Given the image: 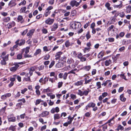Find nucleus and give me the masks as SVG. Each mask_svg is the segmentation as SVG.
<instances>
[{
	"mask_svg": "<svg viewBox=\"0 0 131 131\" xmlns=\"http://www.w3.org/2000/svg\"><path fill=\"white\" fill-rule=\"evenodd\" d=\"M81 26L80 23L78 22H75L70 24V27L73 29H78Z\"/></svg>",
	"mask_w": 131,
	"mask_h": 131,
	"instance_id": "obj_1",
	"label": "nucleus"
},
{
	"mask_svg": "<svg viewBox=\"0 0 131 131\" xmlns=\"http://www.w3.org/2000/svg\"><path fill=\"white\" fill-rule=\"evenodd\" d=\"M54 21V19H53L49 18L46 20L45 21V23L47 24L51 25L53 23Z\"/></svg>",
	"mask_w": 131,
	"mask_h": 131,
	"instance_id": "obj_2",
	"label": "nucleus"
},
{
	"mask_svg": "<svg viewBox=\"0 0 131 131\" xmlns=\"http://www.w3.org/2000/svg\"><path fill=\"white\" fill-rule=\"evenodd\" d=\"M16 1L15 0H12L8 3V5L10 7L15 6L17 4L16 3Z\"/></svg>",
	"mask_w": 131,
	"mask_h": 131,
	"instance_id": "obj_3",
	"label": "nucleus"
},
{
	"mask_svg": "<svg viewBox=\"0 0 131 131\" xmlns=\"http://www.w3.org/2000/svg\"><path fill=\"white\" fill-rule=\"evenodd\" d=\"M19 67V66L18 64L15 63V66L11 67L10 68V70L12 72H15L17 70V69Z\"/></svg>",
	"mask_w": 131,
	"mask_h": 131,
	"instance_id": "obj_4",
	"label": "nucleus"
},
{
	"mask_svg": "<svg viewBox=\"0 0 131 131\" xmlns=\"http://www.w3.org/2000/svg\"><path fill=\"white\" fill-rule=\"evenodd\" d=\"M70 4L72 7H74L75 5L77 7L79 5V3L77 2L76 1L74 0L72 1L71 2Z\"/></svg>",
	"mask_w": 131,
	"mask_h": 131,
	"instance_id": "obj_5",
	"label": "nucleus"
},
{
	"mask_svg": "<svg viewBox=\"0 0 131 131\" xmlns=\"http://www.w3.org/2000/svg\"><path fill=\"white\" fill-rule=\"evenodd\" d=\"M58 25L57 23H54L52 27L51 30L52 31H55L58 28Z\"/></svg>",
	"mask_w": 131,
	"mask_h": 131,
	"instance_id": "obj_6",
	"label": "nucleus"
},
{
	"mask_svg": "<svg viewBox=\"0 0 131 131\" xmlns=\"http://www.w3.org/2000/svg\"><path fill=\"white\" fill-rule=\"evenodd\" d=\"M83 81L81 80L79 81H77L74 84V85L75 86H79L82 85L83 84Z\"/></svg>",
	"mask_w": 131,
	"mask_h": 131,
	"instance_id": "obj_7",
	"label": "nucleus"
},
{
	"mask_svg": "<svg viewBox=\"0 0 131 131\" xmlns=\"http://www.w3.org/2000/svg\"><path fill=\"white\" fill-rule=\"evenodd\" d=\"M15 25V23L14 22H13L11 23H8L7 25V27L9 29L11 28L12 26H14Z\"/></svg>",
	"mask_w": 131,
	"mask_h": 131,
	"instance_id": "obj_8",
	"label": "nucleus"
},
{
	"mask_svg": "<svg viewBox=\"0 0 131 131\" xmlns=\"http://www.w3.org/2000/svg\"><path fill=\"white\" fill-rule=\"evenodd\" d=\"M110 4L108 2L106 3L105 5V6L107 8V9L110 10H112V7H110Z\"/></svg>",
	"mask_w": 131,
	"mask_h": 131,
	"instance_id": "obj_9",
	"label": "nucleus"
},
{
	"mask_svg": "<svg viewBox=\"0 0 131 131\" xmlns=\"http://www.w3.org/2000/svg\"><path fill=\"white\" fill-rule=\"evenodd\" d=\"M112 63V60L111 59H109L108 60H107L105 62V64L106 66H107L111 64Z\"/></svg>",
	"mask_w": 131,
	"mask_h": 131,
	"instance_id": "obj_10",
	"label": "nucleus"
},
{
	"mask_svg": "<svg viewBox=\"0 0 131 131\" xmlns=\"http://www.w3.org/2000/svg\"><path fill=\"white\" fill-rule=\"evenodd\" d=\"M34 31V30L33 29L30 30L27 33V36H29L30 37H31L33 35Z\"/></svg>",
	"mask_w": 131,
	"mask_h": 131,
	"instance_id": "obj_11",
	"label": "nucleus"
},
{
	"mask_svg": "<svg viewBox=\"0 0 131 131\" xmlns=\"http://www.w3.org/2000/svg\"><path fill=\"white\" fill-rule=\"evenodd\" d=\"M19 40V42L18 43V45L21 46L23 45L25 43V41L23 39L18 40Z\"/></svg>",
	"mask_w": 131,
	"mask_h": 131,
	"instance_id": "obj_12",
	"label": "nucleus"
},
{
	"mask_svg": "<svg viewBox=\"0 0 131 131\" xmlns=\"http://www.w3.org/2000/svg\"><path fill=\"white\" fill-rule=\"evenodd\" d=\"M95 104L93 102H91L89 103L88 104V106L89 108L90 107H94L95 106Z\"/></svg>",
	"mask_w": 131,
	"mask_h": 131,
	"instance_id": "obj_13",
	"label": "nucleus"
},
{
	"mask_svg": "<svg viewBox=\"0 0 131 131\" xmlns=\"http://www.w3.org/2000/svg\"><path fill=\"white\" fill-rule=\"evenodd\" d=\"M17 20L18 21H20L21 23H24V19L21 16L19 15L17 18Z\"/></svg>",
	"mask_w": 131,
	"mask_h": 131,
	"instance_id": "obj_14",
	"label": "nucleus"
},
{
	"mask_svg": "<svg viewBox=\"0 0 131 131\" xmlns=\"http://www.w3.org/2000/svg\"><path fill=\"white\" fill-rule=\"evenodd\" d=\"M49 46H48V47L47 46H45L43 47V50L44 51H49L51 50V46L50 47H49Z\"/></svg>",
	"mask_w": 131,
	"mask_h": 131,
	"instance_id": "obj_15",
	"label": "nucleus"
},
{
	"mask_svg": "<svg viewBox=\"0 0 131 131\" xmlns=\"http://www.w3.org/2000/svg\"><path fill=\"white\" fill-rule=\"evenodd\" d=\"M123 4L121 2L119 5H115L114 6V7L115 8H121L122 7Z\"/></svg>",
	"mask_w": 131,
	"mask_h": 131,
	"instance_id": "obj_16",
	"label": "nucleus"
},
{
	"mask_svg": "<svg viewBox=\"0 0 131 131\" xmlns=\"http://www.w3.org/2000/svg\"><path fill=\"white\" fill-rule=\"evenodd\" d=\"M68 119L69 120L68 121V122L70 124L73 119V117H72L70 116H69L68 117Z\"/></svg>",
	"mask_w": 131,
	"mask_h": 131,
	"instance_id": "obj_17",
	"label": "nucleus"
},
{
	"mask_svg": "<svg viewBox=\"0 0 131 131\" xmlns=\"http://www.w3.org/2000/svg\"><path fill=\"white\" fill-rule=\"evenodd\" d=\"M54 120L58 119L60 118L59 114H55L54 115Z\"/></svg>",
	"mask_w": 131,
	"mask_h": 131,
	"instance_id": "obj_18",
	"label": "nucleus"
},
{
	"mask_svg": "<svg viewBox=\"0 0 131 131\" xmlns=\"http://www.w3.org/2000/svg\"><path fill=\"white\" fill-rule=\"evenodd\" d=\"M67 62L68 63L70 64L73 63L74 61L73 59L70 58L68 59Z\"/></svg>",
	"mask_w": 131,
	"mask_h": 131,
	"instance_id": "obj_19",
	"label": "nucleus"
},
{
	"mask_svg": "<svg viewBox=\"0 0 131 131\" xmlns=\"http://www.w3.org/2000/svg\"><path fill=\"white\" fill-rule=\"evenodd\" d=\"M49 113V112L47 111H45L42 112L41 113L42 117H44L48 115Z\"/></svg>",
	"mask_w": 131,
	"mask_h": 131,
	"instance_id": "obj_20",
	"label": "nucleus"
},
{
	"mask_svg": "<svg viewBox=\"0 0 131 131\" xmlns=\"http://www.w3.org/2000/svg\"><path fill=\"white\" fill-rule=\"evenodd\" d=\"M131 11V6L128 5L126 7V12L127 13H130Z\"/></svg>",
	"mask_w": 131,
	"mask_h": 131,
	"instance_id": "obj_21",
	"label": "nucleus"
},
{
	"mask_svg": "<svg viewBox=\"0 0 131 131\" xmlns=\"http://www.w3.org/2000/svg\"><path fill=\"white\" fill-rule=\"evenodd\" d=\"M120 99L122 101L124 102L125 101L126 98L124 97L123 94H121L120 96Z\"/></svg>",
	"mask_w": 131,
	"mask_h": 131,
	"instance_id": "obj_22",
	"label": "nucleus"
},
{
	"mask_svg": "<svg viewBox=\"0 0 131 131\" xmlns=\"http://www.w3.org/2000/svg\"><path fill=\"white\" fill-rule=\"evenodd\" d=\"M26 75V77H28L27 78H25V80L26 81H30V76L29 75V74L28 73H27V74Z\"/></svg>",
	"mask_w": 131,
	"mask_h": 131,
	"instance_id": "obj_23",
	"label": "nucleus"
},
{
	"mask_svg": "<svg viewBox=\"0 0 131 131\" xmlns=\"http://www.w3.org/2000/svg\"><path fill=\"white\" fill-rule=\"evenodd\" d=\"M91 68V66H86L84 67L83 68V69L86 71H88Z\"/></svg>",
	"mask_w": 131,
	"mask_h": 131,
	"instance_id": "obj_24",
	"label": "nucleus"
},
{
	"mask_svg": "<svg viewBox=\"0 0 131 131\" xmlns=\"http://www.w3.org/2000/svg\"><path fill=\"white\" fill-rule=\"evenodd\" d=\"M65 45L67 47H68L70 46H71V44L70 43L69 41L68 40L65 43Z\"/></svg>",
	"mask_w": 131,
	"mask_h": 131,
	"instance_id": "obj_25",
	"label": "nucleus"
},
{
	"mask_svg": "<svg viewBox=\"0 0 131 131\" xmlns=\"http://www.w3.org/2000/svg\"><path fill=\"white\" fill-rule=\"evenodd\" d=\"M15 117H13L8 118L9 121L10 122H14L15 121Z\"/></svg>",
	"mask_w": 131,
	"mask_h": 131,
	"instance_id": "obj_26",
	"label": "nucleus"
},
{
	"mask_svg": "<svg viewBox=\"0 0 131 131\" xmlns=\"http://www.w3.org/2000/svg\"><path fill=\"white\" fill-rule=\"evenodd\" d=\"M10 17H7L4 18L3 20L4 22H7L9 21L10 20Z\"/></svg>",
	"mask_w": 131,
	"mask_h": 131,
	"instance_id": "obj_27",
	"label": "nucleus"
},
{
	"mask_svg": "<svg viewBox=\"0 0 131 131\" xmlns=\"http://www.w3.org/2000/svg\"><path fill=\"white\" fill-rule=\"evenodd\" d=\"M124 129V127L122 126L121 125H119L117 127V128L116 129V130L117 131H119V130H123Z\"/></svg>",
	"mask_w": 131,
	"mask_h": 131,
	"instance_id": "obj_28",
	"label": "nucleus"
},
{
	"mask_svg": "<svg viewBox=\"0 0 131 131\" xmlns=\"http://www.w3.org/2000/svg\"><path fill=\"white\" fill-rule=\"evenodd\" d=\"M9 55L8 54H7L6 56L4 57H3L2 58L4 60L6 61L8 60V57Z\"/></svg>",
	"mask_w": 131,
	"mask_h": 131,
	"instance_id": "obj_29",
	"label": "nucleus"
},
{
	"mask_svg": "<svg viewBox=\"0 0 131 131\" xmlns=\"http://www.w3.org/2000/svg\"><path fill=\"white\" fill-rule=\"evenodd\" d=\"M96 85L98 87L97 88V89H99L101 88V83L100 82H97L96 83Z\"/></svg>",
	"mask_w": 131,
	"mask_h": 131,
	"instance_id": "obj_30",
	"label": "nucleus"
},
{
	"mask_svg": "<svg viewBox=\"0 0 131 131\" xmlns=\"http://www.w3.org/2000/svg\"><path fill=\"white\" fill-rule=\"evenodd\" d=\"M13 77H15L16 78H17L18 81L19 82H20L21 81V78L20 77L16 75H13Z\"/></svg>",
	"mask_w": 131,
	"mask_h": 131,
	"instance_id": "obj_31",
	"label": "nucleus"
},
{
	"mask_svg": "<svg viewBox=\"0 0 131 131\" xmlns=\"http://www.w3.org/2000/svg\"><path fill=\"white\" fill-rule=\"evenodd\" d=\"M50 76L51 77L52 76L54 77L56 79H57V76L55 75V73L54 72H52L50 73Z\"/></svg>",
	"mask_w": 131,
	"mask_h": 131,
	"instance_id": "obj_32",
	"label": "nucleus"
},
{
	"mask_svg": "<svg viewBox=\"0 0 131 131\" xmlns=\"http://www.w3.org/2000/svg\"><path fill=\"white\" fill-rule=\"evenodd\" d=\"M77 94L80 95V96H82L83 95V92L81 90H78V92Z\"/></svg>",
	"mask_w": 131,
	"mask_h": 131,
	"instance_id": "obj_33",
	"label": "nucleus"
},
{
	"mask_svg": "<svg viewBox=\"0 0 131 131\" xmlns=\"http://www.w3.org/2000/svg\"><path fill=\"white\" fill-rule=\"evenodd\" d=\"M50 57V56L48 54H46L45 56L44 57L43 59L45 60H47L49 59Z\"/></svg>",
	"mask_w": 131,
	"mask_h": 131,
	"instance_id": "obj_34",
	"label": "nucleus"
},
{
	"mask_svg": "<svg viewBox=\"0 0 131 131\" xmlns=\"http://www.w3.org/2000/svg\"><path fill=\"white\" fill-rule=\"evenodd\" d=\"M86 36L87 40H88L91 37V36L90 34V32L89 31L88 32L87 34H86Z\"/></svg>",
	"mask_w": 131,
	"mask_h": 131,
	"instance_id": "obj_35",
	"label": "nucleus"
},
{
	"mask_svg": "<svg viewBox=\"0 0 131 131\" xmlns=\"http://www.w3.org/2000/svg\"><path fill=\"white\" fill-rule=\"evenodd\" d=\"M90 90L87 91L86 90H85L83 92V95L86 96L88 94L89 92H90Z\"/></svg>",
	"mask_w": 131,
	"mask_h": 131,
	"instance_id": "obj_36",
	"label": "nucleus"
},
{
	"mask_svg": "<svg viewBox=\"0 0 131 131\" xmlns=\"http://www.w3.org/2000/svg\"><path fill=\"white\" fill-rule=\"evenodd\" d=\"M55 63V61H52L51 62L50 64L49 65V68H51Z\"/></svg>",
	"mask_w": 131,
	"mask_h": 131,
	"instance_id": "obj_37",
	"label": "nucleus"
},
{
	"mask_svg": "<svg viewBox=\"0 0 131 131\" xmlns=\"http://www.w3.org/2000/svg\"><path fill=\"white\" fill-rule=\"evenodd\" d=\"M30 49V47H27L25 49V51L24 54H27L29 52V49Z\"/></svg>",
	"mask_w": 131,
	"mask_h": 131,
	"instance_id": "obj_38",
	"label": "nucleus"
},
{
	"mask_svg": "<svg viewBox=\"0 0 131 131\" xmlns=\"http://www.w3.org/2000/svg\"><path fill=\"white\" fill-rule=\"evenodd\" d=\"M41 52V50L40 49H38L37 50L36 52L34 53V55H36L38 54H39V53H40Z\"/></svg>",
	"mask_w": 131,
	"mask_h": 131,
	"instance_id": "obj_39",
	"label": "nucleus"
},
{
	"mask_svg": "<svg viewBox=\"0 0 131 131\" xmlns=\"http://www.w3.org/2000/svg\"><path fill=\"white\" fill-rule=\"evenodd\" d=\"M42 101H41L40 99H38L36 101L35 103V105H37L38 104L42 102Z\"/></svg>",
	"mask_w": 131,
	"mask_h": 131,
	"instance_id": "obj_40",
	"label": "nucleus"
},
{
	"mask_svg": "<svg viewBox=\"0 0 131 131\" xmlns=\"http://www.w3.org/2000/svg\"><path fill=\"white\" fill-rule=\"evenodd\" d=\"M47 102L49 104L50 106H52L54 104V102L53 101H52L51 100H47Z\"/></svg>",
	"mask_w": 131,
	"mask_h": 131,
	"instance_id": "obj_41",
	"label": "nucleus"
},
{
	"mask_svg": "<svg viewBox=\"0 0 131 131\" xmlns=\"http://www.w3.org/2000/svg\"><path fill=\"white\" fill-rule=\"evenodd\" d=\"M62 53V52L61 51H59L56 53L55 57L58 56L60 57V56Z\"/></svg>",
	"mask_w": 131,
	"mask_h": 131,
	"instance_id": "obj_42",
	"label": "nucleus"
},
{
	"mask_svg": "<svg viewBox=\"0 0 131 131\" xmlns=\"http://www.w3.org/2000/svg\"><path fill=\"white\" fill-rule=\"evenodd\" d=\"M85 84H87L88 83H89L92 80V79H90L89 80H87L85 78Z\"/></svg>",
	"mask_w": 131,
	"mask_h": 131,
	"instance_id": "obj_43",
	"label": "nucleus"
},
{
	"mask_svg": "<svg viewBox=\"0 0 131 131\" xmlns=\"http://www.w3.org/2000/svg\"><path fill=\"white\" fill-rule=\"evenodd\" d=\"M9 129L12 131H15V126H11L9 128Z\"/></svg>",
	"mask_w": 131,
	"mask_h": 131,
	"instance_id": "obj_44",
	"label": "nucleus"
},
{
	"mask_svg": "<svg viewBox=\"0 0 131 131\" xmlns=\"http://www.w3.org/2000/svg\"><path fill=\"white\" fill-rule=\"evenodd\" d=\"M104 55V53L103 52H101L99 53L98 55V57L99 58H101Z\"/></svg>",
	"mask_w": 131,
	"mask_h": 131,
	"instance_id": "obj_45",
	"label": "nucleus"
},
{
	"mask_svg": "<svg viewBox=\"0 0 131 131\" xmlns=\"http://www.w3.org/2000/svg\"><path fill=\"white\" fill-rule=\"evenodd\" d=\"M19 41V40H17L16 41V42H15L16 45H15L13 46L14 48H16L17 47L18 45Z\"/></svg>",
	"mask_w": 131,
	"mask_h": 131,
	"instance_id": "obj_46",
	"label": "nucleus"
},
{
	"mask_svg": "<svg viewBox=\"0 0 131 131\" xmlns=\"http://www.w3.org/2000/svg\"><path fill=\"white\" fill-rule=\"evenodd\" d=\"M50 13V11H48L46 9V13L45 14V16L47 17L49 15Z\"/></svg>",
	"mask_w": 131,
	"mask_h": 131,
	"instance_id": "obj_47",
	"label": "nucleus"
},
{
	"mask_svg": "<svg viewBox=\"0 0 131 131\" xmlns=\"http://www.w3.org/2000/svg\"><path fill=\"white\" fill-rule=\"evenodd\" d=\"M1 63L2 65H5L7 63L6 62V61L3 59V60L1 61Z\"/></svg>",
	"mask_w": 131,
	"mask_h": 131,
	"instance_id": "obj_48",
	"label": "nucleus"
},
{
	"mask_svg": "<svg viewBox=\"0 0 131 131\" xmlns=\"http://www.w3.org/2000/svg\"><path fill=\"white\" fill-rule=\"evenodd\" d=\"M26 1L25 0H24L22 2H21L20 3H19L18 4V5L20 6L21 5H25L26 4Z\"/></svg>",
	"mask_w": 131,
	"mask_h": 131,
	"instance_id": "obj_49",
	"label": "nucleus"
},
{
	"mask_svg": "<svg viewBox=\"0 0 131 131\" xmlns=\"http://www.w3.org/2000/svg\"><path fill=\"white\" fill-rule=\"evenodd\" d=\"M68 74V73L65 72L64 73L63 76V79L64 80H66L67 79V76Z\"/></svg>",
	"mask_w": 131,
	"mask_h": 131,
	"instance_id": "obj_50",
	"label": "nucleus"
},
{
	"mask_svg": "<svg viewBox=\"0 0 131 131\" xmlns=\"http://www.w3.org/2000/svg\"><path fill=\"white\" fill-rule=\"evenodd\" d=\"M114 27V26L113 25H111L110 27H109V28L108 29V33L110 32V31H111V30H112L113 28Z\"/></svg>",
	"mask_w": 131,
	"mask_h": 131,
	"instance_id": "obj_51",
	"label": "nucleus"
},
{
	"mask_svg": "<svg viewBox=\"0 0 131 131\" xmlns=\"http://www.w3.org/2000/svg\"><path fill=\"white\" fill-rule=\"evenodd\" d=\"M22 58V53L19 54L17 55V58L18 59H20Z\"/></svg>",
	"mask_w": 131,
	"mask_h": 131,
	"instance_id": "obj_52",
	"label": "nucleus"
},
{
	"mask_svg": "<svg viewBox=\"0 0 131 131\" xmlns=\"http://www.w3.org/2000/svg\"><path fill=\"white\" fill-rule=\"evenodd\" d=\"M71 99L73 100H74L76 99V97L75 95H74L73 94H71Z\"/></svg>",
	"mask_w": 131,
	"mask_h": 131,
	"instance_id": "obj_53",
	"label": "nucleus"
},
{
	"mask_svg": "<svg viewBox=\"0 0 131 131\" xmlns=\"http://www.w3.org/2000/svg\"><path fill=\"white\" fill-rule=\"evenodd\" d=\"M24 57L25 58H30L32 57V56L29 54H24Z\"/></svg>",
	"mask_w": 131,
	"mask_h": 131,
	"instance_id": "obj_54",
	"label": "nucleus"
},
{
	"mask_svg": "<svg viewBox=\"0 0 131 131\" xmlns=\"http://www.w3.org/2000/svg\"><path fill=\"white\" fill-rule=\"evenodd\" d=\"M26 9V7H22L20 9V11L22 12H23L25 11Z\"/></svg>",
	"mask_w": 131,
	"mask_h": 131,
	"instance_id": "obj_55",
	"label": "nucleus"
},
{
	"mask_svg": "<svg viewBox=\"0 0 131 131\" xmlns=\"http://www.w3.org/2000/svg\"><path fill=\"white\" fill-rule=\"evenodd\" d=\"M80 59V61L82 62L86 60V58L83 57H81Z\"/></svg>",
	"mask_w": 131,
	"mask_h": 131,
	"instance_id": "obj_56",
	"label": "nucleus"
},
{
	"mask_svg": "<svg viewBox=\"0 0 131 131\" xmlns=\"http://www.w3.org/2000/svg\"><path fill=\"white\" fill-rule=\"evenodd\" d=\"M120 76L125 80H127L126 79V78L125 77V76L124 74H121L120 75Z\"/></svg>",
	"mask_w": 131,
	"mask_h": 131,
	"instance_id": "obj_57",
	"label": "nucleus"
},
{
	"mask_svg": "<svg viewBox=\"0 0 131 131\" xmlns=\"http://www.w3.org/2000/svg\"><path fill=\"white\" fill-rule=\"evenodd\" d=\"M27 90V88H24L23 90H21V93L22 94H24V93Z\"/></svg>",
	"mask_w": 131,
	"mask_h": 131,
	"instance_id": "obj_58",
	"label": "nucleus"
},
{
	"mask_svg": "<svg viewBox=\"0 0 131 131\" xmlns=\"http://www.w3.org/2000/svg\"><path fill=\"white\" fill-rule=\"evenodd\" d=\"M109 41L110 42H113L114 41V39L112 38H108Z\"/></svg>",
	"mask_w": 131,
	"mask_h": 131,
	"instance_id": "obj_59",
	"label": "nucleus"
},
{
	"mask_svg": "<svg viewBox=\"0 0 131 131\" xmlns=\"http://www.w3.org/2000/svg\"><path fill=\"white\" fill-rule=\"evenodd\" d=\"M91 114V113L89 112H87L85 114V116L86 117H89Z\"/></svg>",
	"mask_w": 131,
	"mask_h": 131,
	"instance_id": "obj_60",
	"label": "nucleus"
},
{
	"mask_svg": "<svg viewBox=\"0 0 131 131\" xmlns=\"http://www.w3.org/2000/svg\"><path fill=\"white\" fill-rule=\"evenodd\" d=\"M20 93L19 92H18L16 95H15L16 98H18L20 96Z\"/></svg>",
	"mask_w": 131,
	"mask_h": 131,
	"instance_id": "obj_61",
	"label": "nucleus"
},
{
	"mask_svg": "<svg viewBox=\"0 0 131 131\" xmlns=\"http://www.w3.org/2000/svg\"><path fill=\"white\" fill-rule=\"evenodd\" d=\"M63 82H60L58 83V87L59 88H60L62 85Z\"/></svg>",
	"mask_w": 131,
	"mask_h": 131,
	"instance_id": "obj_62",
	"label": "nucleus"
},
{
	"mask_svg": "<svg viewBox=\"0 0 131 131\" xmlns=\"http://www.w3.org/2000/svg\"><path fill=\"white\" fill-rule=\"evenodd\" d=\"M38 70L39 71L41 70H43L44 68V66L43 65H41L40 67H38Z\"/></svg>",
	"mask_w": 131,
	"mask_h": 131,
	"instance_id": "obj_63",
	"label": "nucleus"
},
{
	"mask_svg": "<svg viewBox=\"0 0 131 131\" xmlns=\"http://www.w3.org/2000/svg\"><path fill=\"white\" fill-rule=\"evenodd\" d=\"M42 16V14H40L37 16L36 17V18L37 19H39L41 18Z\"/></svg>",
	"mask_w": 131,
	"mask_h": 131,
	"instance_id": "obj_64",
	"label": "nucleus"
}]
</instances>
